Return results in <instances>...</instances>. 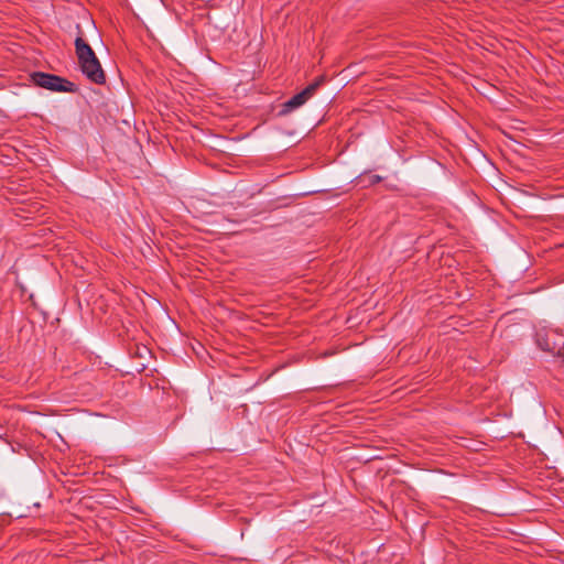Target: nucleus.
Wrapping results in <instances>:
<instances>
[{
    "mask_svg": "<svg viewBox=\"0 0 564 564\" xmlns=\"http://www.w3.org/2000/svg\"><path fill=\"white\" fill-rule=\"evenodd\" d=\"M562 357H563V362H564V351H563V355H562Z\"/></svg>",
    "mask_w": 564,
    "mask_h": 564,
    "instance_id": "nucleus-6",
    "label": "nucleus"
},
{
    "mask_svg": "<svg viewBox=\"0 0 564 564\" xmlns=\"http://www.w3.org/2000/svg\"><path fill=\"white\" fill-rule=\"evenodd\" d=\"M389 470H390V471H393V473H399V469H393L391 465H390V467H389Z\"/></svg>",
    "mask_w": 564,
    "mask_h": 564,
    "instance_id": "nucleus-5",
    "label": "nucleus"
},
{
    "mask_svg": "<svg viewBox=\"0 0 564 564\" xmlns=\"http://www.w3.org/2000/svg\"><path fill=\"white\" fill-rule=\"evenodd\" d=\"M31 82L41 88L58 93H77L78 86L68 79L44 72H33L30 75Z\"/></svg>",
    "mask_w": 564,
    "mask_h": 564,
    "instance_id": "nucleus-2",
    "label": "nucleus"
},
{
    "mask_svg": "<svg viewBox=\"0 0 564 564\" xmlns=\"http://www.w3.org/2000/svg\"><path fill=\"white\" fill-rule=\"evenodd\" d=\"M78 34L75 39V53L82 73L94 84L104 85L106 74L91 46L86 42L83 32L77 25Z\"/></svg>",
    "mask_w": 564,
    "mask_h": 564,
    "instance_id": "nucleus-1",
    "label": "nucleus"
},
{
    "mask_svg": "<svg viewBox=\"0 0 564 564\" xmlns=\"http://www.w3.org/2000/svg\"><path fill=\"white\" fill-rule=\"evenodd\" d=\"M324 83V77L316 78L312 84L306 86L302 91L294 95L288 101L281 105V110L279 111V116H288L292 111L302 107L306 101H308L317 91L319 86Z\"/></svg>",
    "mask_w": 564,
    "mask_h": 564,
    "instance_id": "nucleus-3",
    "label": "nucleus"
},
{
    "mask_svg": "<svg viewBox=\"0 0 564 564\" xmlns=\"http://www.w3.org/2000/svg\"><path fill=\"white\" fill-rule=\"evenodd\" d=\"M380 181H382V177L376 174L367 173L360 176V183H367L369 185H375Z\"/></svg>",
    "mask_w": 564,
    "mask_h": 564,
    "instance_id": "nucleus-4",
    "label": "nucleus"
}]
</instances>
